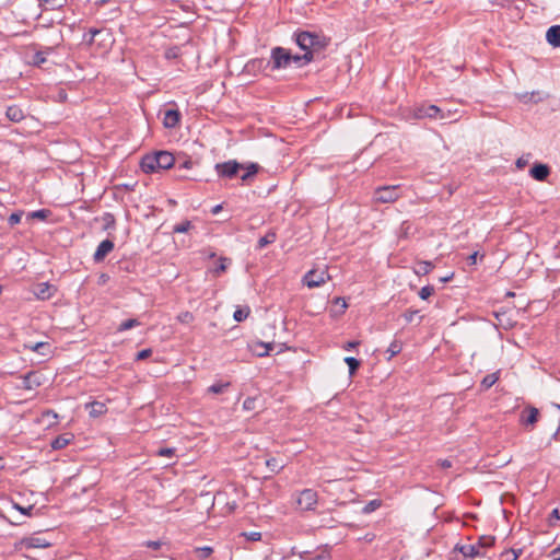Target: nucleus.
<instances>
[{
	"label": "nucleus",
	"mask_w": 560,
	"mask_h": 560,
	"mask_svg": "<svg viewBox=\"0 0 560 560\" xmlns=\"http://www.w3.org/2000/svg\"><path fill=\"white\" fill-rule=\"evenodd\" d=\"M499 377L497 373L488 374L481 381V386L486 389L490 388L498 382Z\"/></svg>",
	"instance_id": "obj_29"
},
{
	"label": "nucleus",
	"mask_w": 560,
	"mask_h": 560,
	"mask_svg": "<svg viewBox=\"0 0 560 560\" xmlns=\"http://www.w3.org/2000/svg\"><path fill=\"white\" fill-rule=\"evenodd\" d=\"M5 116L13 122H20L24 119V113L18 105H11L7 108Z\"/></svg>",
	"instance_id": "obj_18"
},
{
	"label": "nucleus",
	"mask_w": 560,
	"mask_h": 560,
	"mask_svg": "<svg viewBox=\"0 0 560 560\" xmlns=\"http://www.w3.org/2000/svg\"><path fill=\"white\" fill-rule=\"evenodd\" d=\"M161 170H168L174 165L175 159L167 151L155 152Z\"/></svg>",
	"instance_id": "obj_16"
},
{
	"label": "nucleus",
	"mask_w": 560,
	"mask_h": 560,
	"mask_svg": "<svg viewBox=\"0 0 560 560\" xmlns=\"http://www.w3.org/2000/svg\"><path fill=\"white\" fill-rule=\"evenodd\" d=\"M551 515L552 517L560 520V509H553Z\"/></svg>",
	"instance_id": "obj_60"
},
{
	"label": "nucleus",
	"mask_w": 560,
	"mask_h": 560,
	"mask_svg": "<svg viewBox=\"0 0 560 560\" xmlns=\"http://www.w3.org/2000/svg\"><path fill=\"white\" fill-rule=\"evenodd\" d=\"M241 167H243V164L238 163L235 160L218 163L214 166L215 172L220 177L230 179L236 176Z\"/></svg>",
	"instance_id": "obj_6"
},
{
	"label": "nucleus",
	"mask_w": 560,
	"mask_h": 560,
	"mask_svg": "<svg viewBox=\"0 0 560 560\" xmlns=\"http://www.w3.org/2000/svg\"><path fill=\"white\" fill-rule=\"evenodd\" d=\"M359 341H348L345 346H343V349L347 350V351H350L352 350L353 348H355L357 346H359Z\"/></svg>",
	"instance_id": "obj_53"
},
{
	"label": "nucleus",
	"mask_w": 560,
	"mask_h": 560,
	"mask_svg": "<svg viewBox=\"0 0 560 560\" xmlns=\"http://www.w3.org/2000/svg\"><path fill=\"white\" fill-rule=\"evenodd\" d=\"M434 292V288L431 287V285H425V287H422L419 291V296L422 299V300H427L428 298H430Z\"/></svg>",
	"instance_id": "obj_43"
},
{
	"label": "nucleus",
	"mask_w": 560,
	"mask_h": 560,
	"mask_svg": "<svg viewBox=\"0 0 560 560\" xmlns=\"http://www.w3.org/2000/svg\"><path fill=\"white\" fill-rule=\"evenodd\" d=\"M14 508L24 515H31V511L33 510V506L22 508L19 504H14Z\"/></svg>",
	"instance_id": "obj_51"
},
{
	"label": "nucleus",
	"mask_w": 560,
	"mask_h": 560,
	"mask_svg": "<svg viewBox=\"0 0 560 560\" xmlns=\"http://www.w3.org/2000/svg\"><path fill=\"white\" fill-rule=\"evenodd\" d=\"M402 349V345L399 340H394L390 342L389 347L387 348V352L389 353L388 359L390 360L393 357L398 354Z\"/></svg>",
	"instance_id": "obj_30"
},
{
	"label": "nucleus",
	"mask_w": 560,
	"mask_h": 560,
	"mask_svg": "<svg viewBox=\"0 0 560 560\" xmlns=\"http://www.w3.org/2000/svg\"><path fill=\"white\" fill-rule=\"evenodd\" d=\"M277 238V235L273 231L268 232L265 236L260 237L258 241V247L264 248L269 244H272Z\"/></svg>",
	"instance_id": "obj_26"
},
{
	"label": "nucleus",
	"mask_w": 560,
	"mask_h": 560,
	"mask_svg": "<svg viewBox=\"0 0 560 560\" xmlns=\"http://www.w3.org/2000/svg\"><path fill=\"white\" fill-rule=\"evenodd\" d=\"M252 176L248 174V172H245L242 176H241V179L242 182H247Z\"/></svg>",
	"instance_id": "obj_62"
},
{
	"label": "nucleus",
	"mask_w": 560,
	"mask_h": 560,
	"mask_svg": "<svg viewBox=\"0 0 560 560\" xmlns=\"http://www.w3.org/2000/svg\"><path fill=\"white\" fill-rule=\"evenodd\" d=\"M114 249V243L110 241V240H104L102 241L94 255H93V258H94V261L96 262H100V261H103L105 259V257Z\"/></svg>",
	"instance_id": "obj_12"
},
{
	"label": "nucleus",
	"mask_w": 560,
	"mask_h": 560,
	"mask_svg": "<svg viewBox=\"0 0 560 560\" xmlns=\"http://www.w3.org/2000/svg\"><path fill=\"white\" fill-rule=\"evenodd\" d=\"M382 505V502L380 500H371L368 502L363 508V513L369 514L377 510Z\"/></svg>",
	"instance_id": "obj_37"
},
{
	"label": "nucleus",
	"mask_w": 560,
	"mask_h": 560,
	"mask_svg": "<svg viewBox=\"0 0 560 560\" xmlns=\"http://www.w3.org/2000/svg\"><path fill=\"white\" fill-rule=\"evenodd\" d=\"M253 404H254V400L248 398L244 401L243 406L245 409H250Z\"/></svg>",
	"instance_id": "obj_58"
},
{
	"label": "nucleus",
	"mask_w": 560,
	"mask_h": 560,
	"mask_svg": "<svg viewBox=\"0 0 560 560\" xmlns=\"http://www.w3.org/2000/svg\"><path fill=\"white\" fill-rule=\"evenodd\" d=\"M151 354H152V350L151 349H143V350H141V351H139L137 353L136 359L138 361H141V360H144V359L149 358Z\"/></svg>",
	"instance_id": "obj_49"
},
{
	"label": "nucleus",
	"mask_w": 560,
	"mask_h": 560,
	"mask_svg": "<svg viewBox=\"0 0 560 560\" xmlns=\"http://www.w3.org/2000/svg\"><path fill=\"white\" fill-rule=\"evenodd\" d=\"M139 325H140L139 320H137L135 318H130V319H127V320H124L122 323H120V325L117 328V331H119V332L126 331V330L137 327Z\"/></svg>",
	"instance_id": "obj_28"
},
{
	"label": "nucleus",
	"mask_w": 560,
	"mask_h": 560,
	"mask_svg": "<svg viewBox=\"0 0 560 560\" xmlns=\"http://www.w3.org/2000/svg\"><path fill=\"white\" fill-rule=\"evenodd\" d=\"M241 536L249 541H259L261 539V533L259 532L242 533Z\"/></svg>",
	"instance_id": "obj_45"
},
{
	"label": "nucleus",
	"mask_w": 560,
	"mask_h": 560,
	"mask_svg": "<svg viewBox=\"0 0 560 560\" xmlns=\"http://www.w3.org/2000/svg\"><path fill=\"white\" fill-rule=\"evenodd\" d=\"M477 257H478V252H475L472 253L469 257H468V261L470 265H476L477 264Z\"/></svg>",
	"instance_id": "obj_55"
},
{
	"label": "nucleus",
	"mask_w": 560,
	"mask_h": 560,
	"mask_svg": "<svg viewBox=\"0 0 560 560\" xmlns=\"http://www.w3.org/2000/svg\"><path fill=\"white\" fill-rule=\"evenodd\" d=\"M418 313V311H411V310H408L406 313H405V318L407 322H412L415 315Z\"/></svg>",
	"instance_id": "obj_52"
},
{
	"label": "nucleus",
	"mask_w": 560,
	"mask_h": 560,
	"mask_svg": "<svg viewBox=\"0 0 560 560\" xmlns=\"http://www.w3.org/2000/svg\"><path fill=\"white\" fill-rule=\"evenodd\" d=\"M231 264V260L225 257H220L218 267L213 270L215 276H220L228 269V266Z\"/></svg>",
	"instance_id": "obj_32"
},
{
	"label": "nucleus",
	"mask_w": 560,
	"mask_h": 560,
	"mask_svg": "<svg viewBox=\"0 0 560 560\" xmlns=\"http://www.w3.org/2000/svg\"><path fill=\"white\" fill-rule=\"evenodd\" d=\"M345 362L347 363V365L349 366V372L351 375H353L355 373V371L359 369L360 366V362L359 360H357L355 358L353 357H347L345 359Z\"/></svg>",
	"instance_id": "obj_36"
},
{
	"label": "nucleus",
	"mask_w": 560,
	"mask_h": 560,
	"mask_svg": "<svg viewBox=\"0 0 560 560\" xmlns=\"http://www.w3.org/2000/svg\"><path fill=\"white\" fill-rule=\"evenodd\" d=\"M310 560H330V553L327 550H323L312 557Z\"/></svg>",
	"instance_id": "obj_47"
},
{
	"label": "nucleus",
	"mask_w": 560,
	"mask_h": 560,
	"mask_svg": "<svg viewBox=\"0 0 560 560\" xmlns=\"http://www.w3.org/2000/svg\"><path fill=\"white\" fill-rule=\"evenodd\" d=\"M318 503V493L314 489H303L296 493V509L303 512L315 511Z\"/></svg>",
	"instance_id": "obj_2"
},
{
	"label": "nucleus",
	"mask_w": 560,
	"mask_h": 560,
	"mask_svg": "<svg viewBox=\"0 0 560 560\" xmlns=\"http://www.w3.org/2000/svg\"><path fill=\"white\" fill-rule=\"evenodd\" d=\"M440 464L443 468H450L452 466V463L448 459H443Z\"/></svg>",
	"instance_id": "obj_59"
},
{
	"label": "nucleus",
	"mask_w": 560,
	"mask_h": 560,
	"mask_svg": "<svg viewBox=\"0 0 560 560\" xmlns=\"http://www.w3.org/2000/svg\"><path fill=\"white\" fill-rule=\"evenodd\" d=\"M73 439V435L70 434V433H65V434H61L59 436H57L56 439H54L51 441V447L54 450H61L63 447H66Z\"/></svg>",
	"instance_id": "obj_20"
},
{
	"label": "nucleus",
	"mask_w": 560,
	"mask_h": 560,
	"mask_svg": "<svg viewBox=\"0 0 560 560\" xmlns=\"http://www.w3.org/2000/svg\"><path fill=\"white\" fill-rule=\"evenodd\" d=\"M293 55L290 54V51L282 47H275L271 50V61H272V69H282L287 68L291 65V62H294Z\"/></svg>",
	"instance_id": "obj_4"
},
{
	"label": "nucleus",
	"mask_w": 560,
	"mask_h": 560,
	"mask_svg": "<svg viewBox=\"0 0 560 560\" xmlns=\"http://www.w3.org/2000/svg\"><path fill=\"white\" fill-rule=\"evenodd\" d=\"M192 228L190 221L186 220L173 226L174 233H186Z\"/></svg>",
	"instance_id": "obj_34"
},
{
	"label": "nucleus",
	"mask_w": 560,
	"mask_h": 560,
	"mask_svg": "<svg viewBox=\"0 0 560 560\" xmlns=\"http://www.w3.org/2000/svg\"><path fill=\"white\" fill-rule=\"evenodd\" d=\"M546 40L553 47H560V25H552L547 30Z\"/></svg>",
	"instance_id": "obj_17"
},
{
	"label": "nucleus",
	"mask_w": 560,
	"mask_h": 560,
	"mask_svg": "<svg viewBox=\"0 0 560 560\" xmlns=\"http://www.w3.org/2000/svg\"><path fill=\"white\" fill-rule=\"evenodd\" d=\"M22 546L30 549V548H48L51 546L50 541L45 539L44 537L39 535H33L30 537H26L22 539L21 541Z\"/></svg>",
	"instance_id": "obj_10"
},
{
	"label": "nucleus",
	"mask_w": 560,
	"mask_h": 560,
	"mask_svg": "<svg viewBox=\"0 0 560 560\" xmlns=\"http://www.w3.org/2000/svg\"><path fill=\"white\" fill-rule=\"evenodd\" d=\"M439 115H445L447 119L452 117V112L450 109L445 110L444 108H442V112Z\"/></svg>",
	"instance_id": "obj_61"
},
{
	"label": "nucleus",
	"mask_w": 560,
	"mask_h": 560,
	"mask_svg": "<svg viewBox=\"0 0 560 560\" xmlns=\"http://www.w3.org/2000/svg\"><path fill=\"white\" fill-rule=\"evenodd\" d=\"M551 557L553 560H560V546L551 551Z\"/></svg>",
	"instance_id": "obj_54"
},
{
	"label": "nucleus",
	"mask_w": 560,
	"mask_h": 560,
	"mask_svg": "<svg viewBox=\"0 0 560 560\" xmlns=\"http://www.w3.org/2000/svg\"><path fill=\"white\" fill-rule=\"evenodd\" d=\"M176 319L182 324H190L194 322L195 316L191 312L185 311L177 315Z\"/></svg>",
	"instance_id": "obj_35"
},
{
	"label": "nucleus",
	"mask_w": 560,
	"mask_h": 560,
	"mask_svg": "<svg viewBox=\"0 0 560 560\" xmlns=\"http://www.w3.org/2000/svg\"><path fill=\"white\" fill-rule=\"evenodd\" d=\"M480 548H481L480 544H468V545H463L459 548V551L463 553L464 557L474 558V557L481 555Z\"/></svg>",
	"instance_id": "obj_19"
},
{
	"label": "nucleus",
	"mask_w": 560,
	"mask_h": 560,
	"mask_svg": "<svg viewBox=\"0 0 560 560\" xmlns=\"http://www.w3.org/2000/svg\"><path fill=\"white\" fill-rule=\"evenodd\" d=\"M295 42L305 52L303 56L295 55L294 62L306 65L324 51L329 44V38L313 32H300L295 35Z\"/></svg>",
	"instance_id": "obj_1"
},
{
	"label": "nucleus",
	"mask_w": 560,
	"mask_h": 560,
	"mask_svg": "<svg viewBox=\"0 0 560 560\" xmlns=\"http://www.w3.org/2000/svg\"><path fill=\"white\" fill-rule=\"evenodd\" d=\"M221 209H222V206L221 205H217L215 207H213L212 213L217 214V213H219L221 211Z\"/></svg>",
	"instance_id": "obj_63"
},
{
	"label": "nucleus",
	"mask_w": 560,
	"mask_h": 560,
	"mask_svg": "<svg viewBox=\"0 0 560 560\" xmlns=\"http://www.w3.org/2000/svg\"><path fill=\"white\" fill-rule=\"evenodd\" d=\"M482 546H490L493 544V538L491 537H482L481 538Z\"/></svg>",
	"instance_id": "obj_56"
},
{
	"label": "nucleus",
	"mask_w": 560,
	"mask_h": 560,
	"mask_svg": "<svg viewBox=\"0 0 560 560\" xmlns=\"http://www.w3.org/2000/svg\"><path fill=\"white\" fill-rule=\"evenodd\" d=\"M180 113L177 109H167L164 113L163 125L165 128H174L179 124Z\"/></svg>",
	"instance_id": "obj_14"
},
{
	"label": "nucleus",
	"mask_w": 560,
	"mask_h": 560,
	"mask_svg": "<svg viewBox=\"0 0 560 560\" xmlns=\"http://www.w3.org/2000/svg\"><path fill=\"white\" fill-rule=\"evenodd\" d=\"M141 168L144 173H154L161 171L156 154H147L141 160Z\"/></svg>",
	"instance_id": "obj_13"
},
{
	"label": "nucleus",
	"mask_w": 560,
	"mask_h": 560,
	"mask_svg": "<svg viewBox=\"0 0 560 560\" xmlns=\"http://www.w3.org/2000/svg\"><path fill=\"white\" fill-rule=\"evenodd\" d=\"M213 552V549L211 547L205 546V547H198L195 549V553L199 559H208Z\"/></svg>",
	"instance_id": "obj_31"
},
{
	"label": "nucleus",
	"mask_w": 560,
	"mask_h": 560,
	"mask_svg": "<svg viewBox=\"0 0 560 560\" xmlns=\"http://www.w3.org/2000/svg\"><path fill=\"white\" fill-rule=\"evenodd\" d=\"M539 417V411L535 407H527L525 408L520 418V422L525 427H533L537 421Z\"/></svg>",
	"instance_id": "obj_11"
},
{
	"label": "nucleus",
	"mask_w": 560,
	"mask_h": 560,
	"mask_svg": "<svg viewBox=\"0 0 560 560\" xmlns=\"http://www.w3.org/2000/svg\"><path fill=\"white\" fill-rule=\"evenodd\" d=\"M56 291H57L56 287L48 282L38 283L33 288L34 295L38 300H43V301L49 300L50 298H52L54 294L56 293Z\"/></svg>",
	"instance_id": "obj_8"
},
{
	"label": "nucleus",
	"mask_w": 560,
	"mask_h": 560,
	"mask_svg": "<svg viewBox=\"0 0 560 560\" xmlns=\"http://www.w3.org/2000/svg\"><path fill=\"white\" fill-rule=\"evenodd\" d=\"M86 408L89 409V413L91 417H98L106 411L105 404L100 401H93L90 405H88Z\"/></svg>",
	"instance_id": "obj_23"
},
{
	"label": "nucleus",
	"mask_w": 560,
	"mask_h": 560,
	"mask_svg": "<svg viewBox=\"0 0 560 560\" xmlns=\"http://www.w3.org/2000/svg\"><path fill=\"white\" fill-rule=\"evenodd\" d=\"M230 386V383H214L208 387V392L212 394H221L225 388Z\"/></svg>",
	"instance_id": "obj_38"
},
{
	"label": "nucleus",
	"mask_w": 560,
	"mask_h": 560,
	"mask_svg": "<svg viewBox=\"0 0 560 560\" xmlns=\"http://www.w3.org/2000/svg\"><path fill=\"white\" fill-rule=\"evenodd\" d=\"M43 416H44V417H48V418H52L54 420H56V419H57V417H58V416H57V413H55V412H54V411H51V410H48V411L44 412V413H43Z\"/></svg>",
	"instance_id": "obj_57"
},
{
	"label": "nucleus",
	"mask_w": 560,
	"mask_h": 560,
	"mask_svg": "<svg viewBox=\"0 0 560 560\" xmlns=\"http://www.w3.org/2000/svg\"><path fill=\"white\" fill-rule=\"evenodd\" d=\"M529 173L533 178H535L536 180L542 182L550 174V170H549L548 165H546V164H535L530 168Z\"/></svg>",
	"instance_id": "obj_15"
},
{
	"label": "nucleus",
	"mask_w": 560,
	"mask_h": 560,
	"mask_svg": "<svg viewBox=\"0 0 560 560\" xmlns=\"http://www.w3.org/2000/svg\"><path fill=\"white\" fill-rule=\"evenodd\" d=\"M241 170H244L245 172H248V174L250 176H254L258 173V171L260 170V166L256 163H248V164H243V167H241Z\"/></svg>",
	"instance_id": "obj_42"
},
{
	"label": "nucleus",
	"mask_w": 560,
	"mask_h": 560,
	"mask_svg": "<svg viewBox=\"0 0 560 560\" xmlns=\"http://www.w3.org/2000/svg\"><path fill=\"white\" fill-rule=\"evenodd\" d=\"M334 304L339 306V312L345 313L346 308L348 307V304L343 298H335Z\"/></svg>",
	"instance_id": "obj_46"
},
{
	"label": "nucleus",
	"mask_w": 560,
	"mask_h": 560,
	"mask_svg": "<svg viewBox=\"0 0 560 560\" xmlns=\"http://www.w3.org/2000/svg\"><path fill=\"white\" fill-rule=\"evenodd\" d=\"M433 267H434L433 264L430 261H420L418 264V269L416 272L427 275L433 269Z\"/></svg>",
	"instance_id": "obj_39"
},
{
	"label": "nucleus",
	"mask_w": 560,
	"mask_h": 560,
	"mask_svg": "<svg viewBox=\"0 0 560 560\" xmlns=\"http://www.w3.org/2000/svg\"><path fill=\"white\" fill-rule=\"evenodd\" d=\"M329 279L330 276L328 275L327 268L324 267L322 269L315 268L306 272L305 276L303 277V282L310 289H313L323 285Z\"/></svg>",
	"instance_id": "obj_3"
},
{
	"label": "nucleus",
	"mask_w": 560,
	"mask_h": 560,
	"mask_svg": "<svg viewBox=\"0 0 560 560\" xmlns=\"http://www.w3.org/2000/svg\"><path fill=\"white\" fill-rule=\"evenodd\" d=\"M250 314V310L249 307H244V308H237L234 314H233V317L236 322H243L244 319H246Z\"/></svg>",
	"instance_id": "obj_33"
},
{
	"label": "nucleus",
	"mask_w": 560,
	"mask_h": 560,
	"mask_svg": "<svg viewBox=\"0 0 560 560\" xmlns=\"http://www.w3.org/2000/svg\"><path fill=\"white\" fill-rule=\"evenodd\" d=\"M26 349H30L34 352H38L43 355H47L48 354V351L50 349V345L48 342H37V343H34V345H25L24 346Z\"/></svg>",
	"instance_id": "obj_24"
},
{
	"label": "nucleus",
	"mask_w": 560,
	"mask_h": 560,
	"mask_svg": "<svg viewBox=\"0 0 560 560\" xmlns=\"http://www.w3.org/2000/svg\"><path fill=\"white\" fill-rule=\"evenodd\" d=\"M48 215H49V210L39 209V210L33 211V212H30L27 217L30 219L46 220Z\"/></svg>",
	"instance_id": "obj_40"
},
{
	"label": "nucleus",
	"mask_w": 560,
	"mask_h": 560,
	"mask_svg": "<svg viewBox=\"0 0 560 560\" xmlns=\"http://www.w3.org/2000/svg\"><path fill=\"white\" fill-rule=\"evenodd\" d=\"M23 211H16V212H13L9 218H8V223L10 226H14L16 224H19L21 222V219H22V215H23Z\"/></svg>",
	"instance_id": "obj_41"
},
{
	"label": "nucleus",
	"mask_w": 560,
	"mask_h": 560,
	"mask_svg": "<svg viewBox=\"0 0 560 560\" xmlns=\"http://www.w3.org/2000/svg\"><path fill=\"white\" fill-rule=\"evenodd\" d=\"M175 451L176 450L173 447H162L156 451V455L163 457H173L175 455Z\"/></svg>",
	"instance_id": "obj_44"
},
{
	"label": "nucleus",
	"mask_w": 560,
	"mask_h": 560,
	"mask_svg": "<svg viewBox=\"0 0 560 560\" xmlns=\"http://www.w3.org/2000/svg\"><path fill=\"white\" fill-rule=\"evenodd\" d=\"M22 388L32 390L43 384V375L38 372L31 371L22 377Z\"/></svg>",
	"instance_id": "obj_9"
},
{
	"label": "nucleus",
	"mask_w": 560,
	"mask_h": 560,
	"mask_svg": "<svg viewBox=\"0 0 560 560\" xmlns=\"http://www.w3.org/2000/svg\"><path fill=\"white\" fill-rule=\"evenodd\" d=\"M109 36V34L105 30L90 28L83 36V39L86 44L93 45L96 36Z\"/></svg>",
	"instance_id": "obj_21"
},
{
	"label": "nucleus",
	"mask_w": 560,
	"mask_h": 560,
	"mask_svg": "<svg viewBox=\"0 0 560 560\" xmlns=\"http://www.w3.org/2000/svg\"><path fill=\"white\" fill-rule=\"evenodd\" d=\"M516 165H517L518 167H523V166L525 165V162H523V160H522V159H518V160H517V162H516Z\"/></svg>",
	"instance_id": "obj_64"
},
{
	"label": "nucleus",
	"mask_w": 560,
	"mask_h": 560,
	"mask_svg": "<svg viewBox=\"0 0 560 560\" xmlns=\"http://www.w3.org/2000/svg\"><path fill=\"white\" fill-rule=\"evenodd\" d=\"M45 2L50 5L51 9H59L65 4L66 0H45Z\"/></svg>",
	"instance_id": "obj_48"
},
{
	"label": "nucleus",
	"mask_w": 560,
	"mask_h": 560,
	"mask_svg": "<svg viewBox=\"0 0 560 560\" xmlns=\"http://www.w3.org/2000/svg\"><path fill=\"white\" fill-rule=\"evenodd\" d=\"M52 52L51 47H47L44 51H36L33 56V63L35 66H40L46 62V55Z\"/></svg>",
	"instance_id": "obj_25"
},
{
	"label": "nucleus",
	"mask_w": 560,
	"mask_h": 560,
	"mask_svg": "<svg viewBox=\"0 0 560 560\" xmlns=\"http://www.w3.org/2000/svg\"><path fill=\"white\" fill-rule=\"evenodd\" d=\"M442 112V107L436 105H421L416 108L415 116L417 118H434V119H446L445 115H439Z\"/></svg>",
	"instance_id": "obj_7"
},
{
	"label": "nucleus",
	"mask_w": 560,
	"mask_h": 560,
	"mask_svg": "<svg viewBox=\"0 0 560 560\" xmlns=\"http://www.w3.org/2000/svg\"><path fill=\"white\" fill-rule=\"evenodd\" d=\"M144 546L148 547V548L158 550L162 546V542L159 541V540H148V541L144 542Z\"/></svg>",
	"instance_id": "obj_50"
},
{
	"label": "nucleus",
	"mask_w": 560,
	"mask_h": 560,
	"mask_svg": "<svg viewBox=\"0 0 560 560\" xmlns=\"http://www.w3.org/2000/svg\"><path fill=\"white\" fill-rule=\"evenodd\" d=\"M399 186H383L374 191V199L377 202L387 203L394 202L399 198Z\"/></svg>",
	"instance_id": "obj_5"
},
{
	"label": "nucleus",
	"mask_w": 560,
	"mask_h": 560,
	"mask_svg": "<svg viewBox=\"0 0 560 560\" xmlns=\"http://www.w3.org/2000/svg\"><path fill=\"white\" fill-rule=\"evenodd\" d=\"M266 466L270 469V471L275 472V474H278L280 472L283 468H284V465L283 464H280L278 462L277 458L272 457V458H268L266 460Z\"/></svg>",
	"instance_id": "obj_27"
},
{
	"label": "nucleus",
	"mask_w": 560,
	"mask_h": 560,
	"mask_svg": "<svg viewBox=\"0 0 560 560\" xmlns=\"http://www.w3.org/2000/svg\"><path fill=\"white\" fill-rule=\"evenodd\" d=\"M273 349L272 343L256 342L253 346V351L258 357H265L269 354V351Z\"/></svg>",
	"instance_id": "obj_22"
}]
</instances>
